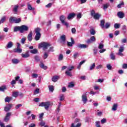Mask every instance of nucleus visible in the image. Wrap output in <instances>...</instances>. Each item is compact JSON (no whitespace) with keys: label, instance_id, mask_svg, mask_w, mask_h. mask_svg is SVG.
<instances>
[{"label":"nucleus","instance_id":"6ab92c4d","mask_svg":"<svg viewBox=\"0 0 127 127\" xmlns=\"http://www.w3.org/2000/svg\"><path fill=\"white\" fill-rule=\"evenodd\" d=\"M18 7H19L18 5H15L14 6V7L13 8V11L14 12V14L17 12V9H18Z\"/></svg>","mask_w":127,"mask_h":127},{"label":"nucleus","instance_id":"5701e85b","mask_svg":"<svg viewBox=\"0 0 127 127\" xmlns=\"http://www.w3.org/2000/svg\"><path fill=\"white\" fill-rule=\"evenodd\" d=\"M15 17H10L9 19V21L10 23H14L15 21Z\"/></svg>","mask_w":127,"mask_h":127},{"label":"nucleus","instance_id":"bf43d9fd","mask_svg":"<svg viewBox=\"0 0 127 127\" xmlns=\"http://www.w3.org/2000/svg\"><path fill=\"white\" fill-rule=\"evenodd\" d=\"M20 107H22V105L21 104H18L15 106L16 110H17V109H19Z\"/></svg>","mask_w":127,"mask_h":127},{"label":"nucleus","instance_id":"c85d7f7f","mask_svg":"<svg viewBox=\"0 0 127 127\" xmlns=\"http://www.w3.org/2000/svg\"><path fill=\"white\" fill-rule=\"evenodd\" d=\"M95 67H96V64L95 63H93L89 67V70L92 71V70H94L95 69Z\"/></svg>","mask_w":127,"mask_h":127},{"label":"nucleus","instance_id":"39448f33","mask_svg":"<svg viewBox=\"0 0 127 127\" xmlns=\"http://www.w3.org/2000/svg\"><path fill=\"white\" fill-rule=\"evenodd\" d=\"M65 19H66V17L64 15H62L60 17V20L61 21L62 23L68 28L69 27V23L65 22Z\"/></svg>","mask_w":127,"mask_h":127},{"label":"nucleus","instance_id":"09e8293b","mask_svg":"<svg viewBox=\"0 0 127 127\" xmlns=\"http://www.w3.org/2000/svg\"><path fill=\"white\" fill-rule=\"evenodd\" d=\"M120 26H121V24H120L115 23L114 24V27L116 29H118V28H120Z\"/></svg>","mask_w":127,"mask_h":127},{"label":"nucleus","instance_id":"e433bc0d","mask_svg":"<svg viewBox=\"0 0 127 127\" xmlns=\"http://www.w3.org/2000/svg\"><path fill=\"white\" fill-rule=\"evenodd\" d=\"M49 89L50 92H53V91H54V86H53V85H49Z\"/></svg>","mask_w":127,"mask_h":127},{"label":"nucleus","instance_id":"2f4dec72","mask_svg":"<svg viewBox=\"0 0 127 127\" xmlns=\"http://www.w3.org/2000/svg\"><path fill=\"white\" fill-rule=\"evenodd\" d=\"M90 34L91 35H95L96 34V31L93 28H91L90 30Z\"/></svg>","mask_w":127,"mask_h":127},{"label":"nucleus","instance_id":"c9c22d12","mask_svg":"<svg viewBox=\"0 0 127 127\" xmlns=\"http://www.w3.org/2000/svg\"><path fill=\"white\" fill-rule=\"evenodd\" d=\"M109 6H110V3H107L106 4H104L103 5V9H104V10L107 9V8H108V7H109Z\"/></svg>","mask_w":127,"mask_h":127},{"label":"nucleus","instance_id":"603ef678","mask_svg":"<svg viewBox=\"0 0 127 127\" xmlns=\"http://www.w3.org/2000/svg\"><path fill=\"white\" fill-rule=\"evenodd\" d=\"M5 16H3L1 18V20H0V21H1V23H3L4 21H5Z\"/></svg>","mask_w":127,"mask_h":127},{"label":"nucleus","instance_id":"f03ea898","mask_svg":"<svg viewBox=\"0 0 127 127\" xmlns=\"http://www.w3.org/2000/svg\"><path fill=\"white\" fill-rule=\"evenodd\" d=\"M50 46H51V45L45 42H42L39 44V48H43V50H46Z\"/></svg>","mask_w":127,"mask_h":127},{"label":"nucleus","instance_id":"774afa93","mask_svg":"<svg viewBox=\"0 0 127 127\" xmlns=\"http://www.w3.org/2000/svg\"><path fill=\"white\" fill-rule=\"evenodd\" d=\"M0 127H5V126H4V123L1 122L0 121Z\"/></svg>","mask_w":127,"mask_h":127},{"label":"nucleus","instance_id":"6e6552de","mask_svg":"<svg viewBox=\"0 0 127 127\" xmlns=\"http://www.w3.org/2000/svg\"><path fill=\"white\" fill-rule=\"evenodd\" d=\"M61 41L60 43L62 44H65L66 43V36L65 35H63L60 37Z\"/></svg>","mask_w":127,"mask_h":127},{"label":"nucleus","instance_id":"ddd939ff","mask_svg":"<svg viewBox=\"0 0 127 127\" xmlns=\"http://www.w3.org/2000/svg\"><path fill=\"white\" fill-rule=\"evenodd\" d=\"M76 15V14L74 13H70L68 14V16H67V19H68V20H70V19H71V18H74L75 17Z\"/></svg>","mask_w":127,"mask_h":127},{"label":"nucleus","instance_id":"680f3d73","mask_svg":"<svg viewBox=\"0 0 127 127\" xmlns=\"http://www.w3.org/2000/svg\"><path fill=\"white\" fill-rule=\"evenodd\" d=\"M71 32L73 34H75L76 33V29L75 28H72L71 29Z\"/></svg>","mask_w":127,"mask_h":127},{"label":"nucleus","instance_id":"7c9ffc66","mask_svg":"<svg viewBox=\"0 0 127 127\" xmlns=\"http://www.w3.org/2000/svg\"><path fill=\"white\" fill-rule=\"evenodd\" d=\"M17 31L20 32V26H16L14 28V32H16Z\"/></svg>","mask_w":127,"mask_h":127},{"label":"nucleus","instance_id":"f8f14e48","mask_svg":"<svg viewBox=\"0 0 127 127\" xmlns=\"http://www.w3.org/2000/svg\"><path fill=\"white\" fill-rule=\"evenodd\" d=\"M12 107V105L8 104L4 107V111L5 112H9V111H10V109H11Z\"/></svg>","mask_w":127,"mask_h":127},{"label":"nucleus","instance_id":"a19ab883","mask_svg":"<svg viewBox=\"0 0 127 127\" xmlns=\"http://www.w3.org/2000/svg\"><path fill=\"white\" fill-rule=\"evenodd\" d=\"M111 59L112 60H116V56L114 54V53H112L110 55Z\"/></svg>","mask_w":127,"mask_h":127},{"label":"nucleus","instance_id":"f3484780","mask_svg":"<svg viewBox=\"0 0 127 127\" xmlns=\"http://www.w3.org/2000/svg\"><path fill=\"white\" fill-rule=\"evenodd\" d=\"M59 79H60L59 76H54L52 77V81L53 82H57Z\"/></svg>","mask_w":127,"mask_h":127},{"label":"nucleus","instance_id":"412c9836","mask_svg":"<svg viewBox=\"0 0 127 127\" xmlns=\"http://www.w3.org/2000/svg\"><path fill=\"white\" fill-rule=\"evenodd\" d=\"M12 46H13V43H12V42L10 41L9 42H8V43L6 45V47L7 48H11V47H12Z\"/></svg>","mask_w":127,"mask_h":127},{"label":"nucleus","instance_id":"2eb2a0df","mask_svg":"<svg viewBox=\"0 0 127 127\" xmlns=\"http://www.w3.org/2000/svg\"><path fill=\"white\" fill-rule=\"evenodd\" d=\"M117 15L119 18H124V17L125 16V13L122 11H119L118 12Z\"/></svg>","mask_w":127,"mask_h":127},{"label":"nucleus","instance_id":"a18cd8bd","mask_svg":"<svg viewBox=\"0 0 127 127\" xmlns=\"http://www.w3.org/2000/svg\"><path fill=\"white\" fill-rule=\"evenodd\" d=\"M37 94H39V88H36L34 92V95H37Z\"/></svg>","mask_w":127,"mask_h":127},{"label":"nucleus","instance_id":"58836bf2","mask_svg":"<svg viewBox=\"0 0 127 127\" xmlns=\"http://www.w3.org/2000/svg\"><path fill=\"white\" fill-rule=\"evenodd\" d=\"M21 19L20 18H17L16 17L15 19V22L14 23H19V22H21Z\"/></svg>","mask_w":127,"mask_h":127},{"label":"nucleus","instance_id":"423d86ee","mask_svg":"<svg viewBox=\"0 0 127 127\" xmlns=\"http://www.w3.org/2000/svg\"><path fill=\"white\" fill-rule=\"evenodd\" d=\"M28 30V27L26 25H22L20 26V33H23L24 31H27Z\"/></svg>","mask_w":127,"mask_h":127},{"label":"nucleus","instance_id":"de8ad7c7","mask_svg":"<svg viewBox=\"0 0 127 127\" xmlns=\"http://www.w3.org/2000/svg\"><path fill=\"white\" fill-rule=\"evenodd\" d=\"M34 59L37 62H39L40 61V58H39L38 56H35Z\"/></svg>","mask_w":127,"mask_h":127},{"label":"nucleus","instance_id":"5fc2aeb1","mask_svg":"<svg viewBox=\"0 0 127 127\" xmlns=\"http://www.w3.org/2000/svg\"><path fill=\"white\" fill-rule=\"evenodd\" d=\"M25 40H26V39L25 38H22L21 40V43H22V44H24Z\"/></svg>","mask_w":127,"mask_h":127},{"label":"nucleus","instance_id":"338daca9","mask_svg":"<svg viewBox=\"0 0 127 127\" xmlns=\"http://www.w3.org/2000/svg\"><path fill=\"white\" fill-rule=\"evenodd\" d=\"M127 39L126 38L123 39L122 40V43H127Z\"/></svg>","mask_w":127,"mask_h":127},{"label":"nucleus","instance_id":"393cba45","mask_svg":"<svg viewBox=\"0 0 127 127\" xmlns=\"http://www.w3.org/2000/svg\"><path fill=\"white\" fill-rule=\"evenodd\" d=\"M19 94V92L18 91H15L12 93V96L14 98H17Z\"/></svg>","mask_w":127,"mask_h":127},{"label":"nucleus","instance_id":"49530a36","mask_svg":"<svg viewBox=\"0 0 127 127\" xmlns=\"http://www.w3.org/2000/svg\"><path fill=\"white\" fill-rule=\"evenodd\" d=\"M100 25L102 28H104V27H105V21L104 20H102L101 21Z\"/></svg>","mask_w":127,"mask_h":127},{"label":"nucleus","instance_id":"72a5a7b5","mask_svg":"<svg viewBox=\"0 0 127 127\" xmlns=\"http://www.w3.org/2000/svg\"><path fill=\"white\" fill-rule=\"evenodd\" d=\"M65 75H67V76H69V77H72V73L69 70L65 71Z\"/></svg>","mask_w":127,"mask_h":127},{"label":"nucleus","instance_id":"b1692460","mask_svg":"<svg viewBox=\"0 0 127 127\" xmlns=\"http://www.w3.org/2000/svg\"><path fill=\"white\" fill-rule=\"evenodd\" d=\"M14 51L16 53H21L22 52V49H20V48H17Z\"/></svg>","mask_w":127,"mask_h":127},{"label":"nucleus","instance_id":"f257e3e1","mask_svg":"<svg viewBox=\"0 0 127 127\" xmlns=\"http://www.w3.org/2000/svg\"><path fill=\"white\" fill-rule=\"evenodd\" d=\"M41 29L40 28H36L35 29V32L36 33V35L35 36V40L36 41H38L39 40L40 38L41 37V34H40Z\"/></svg>","mask_w":127,"mask_h":127},{"label":"nucleus","instance_id":"7ed1b4c3","mask_svg":"<svg viewBox=\"0 0 127 127\" xmlns=\"http://www.w3.org/2000/svg\"><path fill=\"white\" fill-rule=\"evenodd\" d=\"M39 107H44L45 110H46V111H48L49 107H50V102H41L39 105Z\"/></svg>","mask_w":127,"mask_h":127},{"label":"nucleus","instance_id":"4468645a","mask_svg":"<svg viewBox=\"0 0 127 127\" xmlns=\"http://www.w3.org/2000/svg\"><path fill=\"white\" fill-rule=\"evenodd\" d=\"M71 42H67V46L69 47H72V46H73V44H75V41L72 38H71Z\"/></svg>","mask_w":127,"mask_h":127},{"label":"nucleus","instance_id":"4c0bfd02","mask_svg":"<svg viewBox=\"0 0 127 127\" xmlns=\"http://www.w3.org/2000/svg\"><path fill=\"white\" fill-rule=\"evenodd\" d=\"M125 50V47H124V46H121L120 47L119 50V52H124Z\"/></svg>","mask_w":127,"mask_h":127},{"label":"nucleus","instance_id":"9b49d317","mask_svg":"<svg viewBox=\"0 0 127 127\" xmlns=\"http://www.w3.org/2000/svg\"><path fill=\"white\" fill-rule=\"evenodd\" d=\"M77 47L80 49H84L85 48H88V45L85 44H78Z\"/></svg>","mask_w":127,"mask_h":127},{"label":"nucleus","instance_id":"f704fd0d","mask_svg":"<svg viewBox=\"0 0 127 127\" xmlns=\"http://www.w3.org/2000/svg\"><path fill=\"white\" fill-rule=\"evenodd\" d=\"M64 58V56H63V55L60 54L59 56L58 60H59V61H62V60H63Z\"/></svg>","mask_w":127,"mask_h":127},{"label":"nucleus","instance_id":"9d476101","mask_svg":"<svg viewBox=\"0 0 127 127\" xmlns=\"http://www.w3.org/2000/svg\"><path fill=\"white\" fill-rule=\"evenodd\" d=\"M95 41H96V38L95 36H92L90 39L87 40L86 42L89 44L90 43H92V42H95Z\"/></svg>","mask_w":127,"mask_h":127},{"label":"nucleus","instance_id":"864d4df0","mask_svg":"<svg viewBox=\"0 0 127 127\" xmlns=\"http://www.w3.org/2000/svg\"><path fill=\"white\" fill-rule=\"evenodd\" d=\"M124 4L125 3H124V2H122V3L118 5L117 7L118 8H121V7H122V6L124 5Z\"/></svg>","mask_w":127,"mask_h":127},{"label":"nucleus","instance_id":"8fccbe9b","mask_svg":"<svg viewBox=\"0 0 127 127\" xmlns=\"http://www.w3.org/2000/svg\"><path fill=\"white\" fill-rule=\"evenodd\" d=\"M64 99H65V97H64V95L61 94L60 96V100L61 101H64Z\"/></svg>","mask_w":127,"mask_h":127},{"label":"nucleus","instance_id":"e2e57ef3","mask_svg":"<svg viewBox=\"0 0 127 127\" xmlns=\"http://www.w3.org/2000/svg\"><path fill=\"white\" fill-rule=\"evenodd\" d=\"M107 68L108 69V70H112V65H111L110 64H108L107 65Z\"/></svg>","mask_w":127,"mask_h":127},{"label":"nucleus","instance_id":"0e129e2a","mask_svg":"<svg viewBox=\"0 0 127 127\" xmlns=\"http://www.w3.org/2000/svg\"><path fill=\"white\" fill-rule=\"evenodd\" d=\"M110 23H106L105 26V28L108 29L110 27Z\"/></svg>","mask_w":127,"mask_h":127},{"label":"nucleus","instance_id":"a211bd4d","mask_svg":"<svg viewBox=\"0 0 127 127\" xmlns=\"http://www.w3.org/2000/svg\"><path fill=\"white\" fill-rule=\"evenodd\" d=\"M22 58H28L29 57V54H28V51L26 52L24 54L21 55Z\"/></svg>","mask_w":127,"mask_h":127},{"label":"nucleus","instance_id":"a878e982","mask_svg":"<svg viewBox=\"0 0 127 127\" xmlns=\"http://www.w3.org/2000/svg\"><path fill=\"white\" fill-rule=\"evenodd\" d=\"M5 90H6V86L5 85L0 87V92H4Z\"/></svg>","mask_w":127,"mask_h":127},{"label":"nucleus","instance_id":"473e14b6","mask_svg":"<svg viewBox=\"0 0 127 127\" xmlns=\"http://www.w3.org/2000/svg\"><path fill=\"white\" fill-rule=\"evenodd\" d=\"M73 59H77L78 57H79V53L78 52H75L73 56Z\"/></svg>","mask_w":127,"mask_h":127},{"label":"nucleus","instance_id":"bb28decb","mask_svg":"<svg viewBox=\"0 0 127 127\" xmlns=\"http://www.w3.org/2000/svg\"><path fill=\"white\" fill-rule=\"evenodd\" d=\"M11 100H12V97H6L5 98V103H9Z\"/></svg>","mask_w":127,"mask_h":127},{"label":"nucleus","instance_id":"aec40b11","mask_svg":"<svg viewBox=\"0 0 127 127\" xmlns=\"http://www.w3.org/2000/svg\"><path fill=\"white\" fill-rule=\"evenodd\" d=\"M27 6L28 10H34V9H35L34 7H32V6H31V5H30L29 3H27Z\"/></svg>","mask_w":127,"mask_h":127},{"label":"nucleus","instance_id":"c756f323","mask_svg":"<svg viewBox=\"0 0 127 127\" xmlns=\"http://www.w3.org/2000/svg\"><path fill=\"white\" fill-rule=\"evenodd\" d=\"M40 66L41 67V68H42V69H44V70H46V69H47V66H45L44 64L41 63L40 64Z\"/></svg>","mask_w":127,"mask_h":127},{"label":"nucleus","instance_id":"0eeeda50","mask_svg":"<svg viewBox=\"0 0 127 127\" xmlns=\"http://www.w3.org/2000/svg\"><path fill=\"white\" fill-rule=\"evenodd\" d=\"M82 101L83 104H87V102H88V98H87V94L86 93H84L82 95Z\"/></svg>","mask_w":127,"mask_h":127},{"label":"nucleus","instance_id":"13d9d810","mask_svg":"<svg viewBox=\"0 0 127 127\" xmlns=\"http://www.w3.org/2000/svg\"><path fill=\"white\" fill-rule=\"evenodd\" d=\"M32 78H36L37 77H38V74H35V73H33L32 74Z\"/></svg>","mask_w":127,"mask_h":127},{"label":"nucleus","instance_id":"79ce46f5","mask_svg":"<svg viewBox=\"0 0 127 127\" xmlns=\"http://www.w3.org/2000/svg\"><path fill=\"white\" fill-rule=\"evenodd\" d=\"M118 109V105L117 104H114L112 107V111H116Z\"/></svg>","mask_w":127,"mask_h":127},{"label":"nucleus","instance_id":"20e7f679","mask_svg":"<svg viewBox=\"0 0 127 127\" xmlns=\"http://www.w3.org/2000/svg\"><path fill=\"white\" fill-rule=\"evenodd\" d=\"M91 15L93 16L94 19H99L101 17V15L98 13H96L95 10H92L91 11Z\"/></svg>","mask_w":127,"mask_h":127},{"label":"nucleus","instance_id":"1a4fd4ad","mask_svg":"<svg viewBox=\"0 0 127 127\" xmlns=\"http://www.w3.org/2000/svg\"><path fill=\"white\" fill-rule=\"evenodd\" d=\"M10 116H11V112L7 113L6 114V116L4 119V122H8L9 121V119H10Z\"/></svg>","mask_w":127,"mask_h":127},{"label":"nucleus","instance_id":"ea45409f","mask_svg":"<svg viewBox=\"0 0 127 127\" xmlns=\"http://www.w3.org/2000/svg\"><path fill=\"white\" fill-rule=\"evenodd\" d=\"M75 68V66L72 65V66H69L67 67V71H69L70 72H71V71H72V70H73V69H74Z\"/></svg>","mask_w":127,"mask_h":127},{"label":"nucleus","instance_id":"cd10ccee","mask_svg":"<svg viewBox=\"0 0 127 127\" xmlns=\"http://www.w3.org/2000/svg\"><path fill=\"white\" fill-rule=\"evenodd\" d=\"M37 52H38V51L36 49H34L30 51V53H32V54H37Z\"/></svg>","mask_w":127,"mask_h":127},{"label":"nucleus","instance_id":"4be33fe9","mask_svg":"<svg viewBox=\"0 0 127 127\" xmlns=\"http://www.w3.org/2000/svg\"><path fill=\"white\" fill-rule=\"evenodd\" d=\"M19 62H20L19 60H17L16 59H13L12 60V63L13 64H18Z\"/></svg>","mask_w":127,"mask_h":127},{"label":"nucleus","instance_id":"4d7b16f0","mask_svg":"<svg viewBox=\"0 0 127 127\" xmlns=\"http://www.w3.org/2000/svg\"><path fill=\"white\" fill-rule=\"evenodd\" d=\"M96 127H101V125H100V121H96L95 122Z\"/></svg>","mask_w":127,"mask_h":127},{"label":"nucleus","instance_id":"052dcab7","mask_svg":"<svg viewBox=\"0 0 127 127\" xmlns=\"http://www.w3.org/2000/svg\"><path fill=\"white\" fill-rule=\"evenodd\" d=\"M107 123V120L106 119H103L101 120V124L103 125V124H106Z\"/></svg>","mask_w":127,"mask_h":127},{"label":"nucleus","instance_id":"3c124183","mask_svg":"<svg viewBox=\"0 0 127 127\" xmlns=\"http://www.w3.org/2000/svg\"><path fill=\"white\" fill-rule=\"evenodd\" d=\"M99 49H103L104 48V44L100 43L99 46H98Z\"/></svg>","mask_w":127,"mask_h":127},{"label":"nucleus","instance_id":"37998d69","mask_svg":"<svg viewBox=\"0 0 127 127\" xmlns=\"http://www.w3.org/2000/svg\"><path fill=\"white\" fill-rule=\"evenodd\" d=\"M81 127V123H78L76 126H75V124L74 123H72L71 126V127Z\"/></svg>","mask_w":127,"mask_h":127},{"label":"nucleus","instance_id":"6e6d98bb","mask_svg":"<svg viewBox=\"0 0 127 127\" xmlns=\"http://www.w3.org/2000/svg\"><path fill=\"white\" fill-rule=\"evenodd\" d=\"M48 51H49V52H54V47H51Z\"/></svg>","mask_w":127,"mask_h":127},{"label":"nucleus","instance_id":"dca6fc26","mask_svg":"<svg viewBox=\"0 0 127 127\" xmlns=\"http://www.w3.org/2000/svg\"><path fill=\"white\" fill-rule=\"evenodd\" d=\"M32 34H33L32 31H30L29 32V33L28 34V36H27V38H28V40L29 41H32Z\"/></svg>","mask_w":127,"mask_h":127},{"label":"nucleus","instance_id":"c03bdc74","mask_svg":"<svg viewBox=\"0 0 127 127\" xmlns=\"http://www.w3.org/2000/svg\"><path fill=\"white\" fill-rule=\"evenodd\" d=\"M48 57V53L47 52H45L44 53V55L43 56V58L44 59H47V58Z\"/></svg>","mask_w":127,"mask_h":127},{"label":"nucleus","instance_id":"69168bd1","mask_svg":"<svg viewBox=\"0 0 127 127\" xmlns=\"http://www.w3.org/2000/svg\"><path fill=\"white\" fill-rule=\"evenodd\" d=\"M103 68V65L102 64H99L96 67V69H102Z\"/></svg>","mask_w":127,"mask_h":127}]
</instances>
